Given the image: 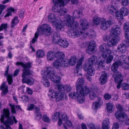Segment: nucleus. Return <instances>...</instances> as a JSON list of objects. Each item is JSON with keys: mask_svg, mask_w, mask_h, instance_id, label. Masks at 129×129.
<instances>
[{"mask_svg": "<svg viewBox=\"0 0 129 129\" xmlns=\"http://www.w3.org/2000/svg\"><path fill=\"white\" fill-rule=\"evenodd\" d=\"M66 25L68 27L77 28L79 26V23L76 21H74L73 18L70 15L67 16ZM80 25L83 29L80 30V32L79 31L74 28L69 29V36L72 38L74 37H77L79 35L82 34H84L85 33V29L88 28L89 25L88 22L85 19H81L80 21Z\"/></svg>", "mask_w": 129, "mask_h": 129, "instance_id": "obj_1", "label": "nucleus"}, {"mask_svg": "<svg viewBox=\"0 0 129 129\" xmlns=\"http://www.w3.org/2000/svg\"><path fill=\"white\" fill-rule=\"evenodd\" d=\"M42 81L44 85L46 87H48L50 85L48 80L49 79L54 83H58L61 80L60 76L55 75V71L52 67H48L46 70L42 74Z\"/></svg>", "mask_w": 129, "mask_h": 129, "instance_id": "obj_2", "label": "nucleus"}, {"mask_svg": "<svg viewBox=\"0 0 129 129\" xmlns=\"http://www.w3.org/2000/svg\"><path fill=\"white\" fill-rule=\"evenodd\" d=\"M3 113L1 116L0 121L6 126V129H12L10 125L13 124L14 122L12 118L10 116V111L8 109H4Z\"/></svg>", "mask_w": 129, "mask_h": 129, "instance_id": "obj_3", "label": "nucleus"}, {"mask_svg": "<svg viewBox=\"0 0 129 129\" xmlns=\"http://www.w3.org/2000/svg\"><path fill=\"white\" fill-rule=\"evenodd\" d=\"M52 2L54 4L52 8L53 11L59 13L62 16L68 12V10L66 8L64 7L60 8L64 5V2L63 0H52Z\"/></svg>", "mask_w": 129, "mask_h": 129, "instance_id": "obj_4", "label": "nucleus"}, {"mask_svg": "<svg viewBox=\"0 0 129 129\" xmlns=\"http://www.w3.org/2000/svg\"><path fill=\"white\" fill-rule=\"evenodd\" d=\"M31 62H29L26 64L24 63L22 61L17 62L16 65L17 66H21L24 69L23 70V74L22 75V77H27L32 75L33 72L29 69L31 67Z\"/></svg>", "mask_w": 129, "mask_h": 129, "instance_id": "obj_5", "label": "nucleus"}, {"mask_svg": "<svg viewBox=\"0 0 129 129\" xmlns=\"http://www.w3.org/2000/svg\"><path fill=\"white\" fill-rule=\"evenodd\" d=\"M37 31L39 35L48 36L51 34V27L49 25L45 24L38 28Z\"/></svg>", "mask_w": 129, "mask_h": 129, "instance_id": "obj_6", "label": "nucleus"}, {"mask_svg": "<svg viewBox=\"0 0 129 129\" xmlns=\"http://www.w3.org/2000/svg\"><path fill=\"white\" fill-rule=\"evenodd\" d=\"M129 46V40H126L122 43L118 45L117 50L120 53H124L126 51L127 48Z\"/></svg>", "mask_w": 129, "mask_h": 129, "instance_id": "obj_7", "label": "nucleus"}, {"mask_svg": "<svg viewBox=\"0 0 129 129\" xmlns=\"http://www.w3.org/2000/svg\"><path fill=\"white\" fill-rule=\"evenodd\" d=\"M121 33L120 27L119 26L116 25L114 26L111 30L110 34L111 37L114 38H116L120 35Z\"/></svg>", "mask_w": 129, "mask_h": 129, "instance_id": "obj_8", "label": "nucleus"}, {"mask_svg": "<svg viewBox=\"0 0 129 129\" xmlns=\"http://www.w3.org/2000/svg\"><path fill=\"white\" fill-rule=\"evenodd\" d=\"M115 116L117 119L121 121H124L127 118L126 113L121 111H117L115 113Z\"/></svg>", "mask_w": 129, "mask_h": 129, "instance_id": "obj_9", "label": "nucleus"}, {"mask_svg": "<svg viewBox=\"0 0 129 129\" xmlns=\"http://www.w3.org/2000/svg\"><path fill=\"white\" fill-rule=\"evenodd\" d=\"M98 87L94 85L91 87L90 90L89 96L90 98L92 100H94L97 96L96 94L98 92Z\"/></svg>", "mask_w": 129, "mask_h": 129, "instance_id": "obj_10", "label": "nucleus"}, {"mask_svg": "<svg viewBox=\"0 0 129 129\" xmlns=\"http://www.w3.org/2000/svg\"><path fill=\"white\" fill-rule=\"evenodd\" d=\"M98 87L94 85L91 87L90 90L89 96L90 98L92 100H94L97 96L96 94L98 92Z\"/></svg>", "mask_w": 129, "mask_h": 129, "instance_id": "obj_11", "label": "nucleus"}, {"mask_svg": "<svg viewBox=\"0 0 129 129\" xmlns=\"http://www.w3.org/2000/svg\"><path fill=\"white\" fill-rule=\"evenodd\" d=\"M112 24V22L111 20H108V21L102 20L101 23V28L102 30H106L108 29L109 25Z\"/></svg>", "mask_w": 129, "mask_h": 129, "instance_id": "obj_12", "label": "nucleus"}, {"mask_svg": "<svg viewBox=\"0 0 129 129\" xmlns=\"http://www.w3.org/2000/svg\"><path fill=\"white\" fill-rule=\"evenodd\" d=\"M113 76L114 78L116 83H121L123 80V76L120 72L114 73L113 74Z\"/></svg>", "mask_w": 129, "mask_h": 129, "instance_id": "obj_13", "label": "nucleus"}, {"mask_svg": "<svg viewBox=\"0 0 129 129\" xmlns=\"http://www.w3.org/2000/svg\"><path fill=\"white\" fill-rule=\"evenodd\" d=\"M57 88L59 90H61L63 92H68L71 90V87L69 85H64L62 84L57 85Z\"/></svg>", "mask_w": 129, "mask_h": 129, "instance_id": "obj_14", "label": "nucleus"}, {"mask_svg": "<svg viewBox=\"0 0 129 129\" xmlns=\"http://www.w3.org/2000/svg\"><path fill=\"white\" fill-rule=\"evenodd\" d=\"M58 90L56 92L55 99L58 101H61L63 99L66 95L65 93L63 92L61 90H59L58 89Z\"/></svg>", "mask_w": 129, "mask_h": 129, "instance_id": "obj_15", "label": "nucleus"}, {"mask_svg": "<svg viewBox=\"0 0 129 129\" xmlns=\"http://www.w3.org/2000/svg\"><path fill=\"white\" fill-rule=\"evenodd\" d=\"M84 69L90 76H93L95 74L94 69L92 66L87 65L84 67Z\"/></svg>", "mask_w": 129, "mask_h": 129, "instance_id": "obj_16", "label": "nucleus"}, {"mask_svg": "<svg viewBox=\"0 0 129 129\" xmlns=\"http://www.w3.org/2000/svg\"><path fill=\"white\" fill-rule=\"evenodd\" d=\"M22 81L23 83H26L29 85H32L34 83V80L31 77H24L22 78Z\"/></svg>", "mask_w": 129, "mask_h": 129, "instance_id": "obj_17", "label": "nucleus"}, {"mask_svg": "<svg viewBox=\"0 0 129 129\" xmlns=\"http://www.w3.org/2000/svg\"><path fill=\"white\" fill-rule=\"evenodd\" d=\"M9 71V66H8L7 68V69L5 71L4 74L5 76L7 77V80L9 85H11L13 82V78L12 76L10 74H8Z\"/></svg>", "mask_w": 129, "mask_h": 129, "instance_id": "obj_18", "label": "nucleus"}, {"mask_svg": "<svg viewBox=\"0 0 129 129\" xmlns=\"http://www.w3.org/2000/svg\"><path fill=\"white\" fill-rule=\"evenodd\" d=\"M78 91L79 92V94L84 96L87 95L90 92V90L89 88L86 86H84L81 87L80 90H78Z\"/></svg>", "mask_w": 129, "mask_h": 129, "instance_id": "obj_19", "label": "nucleus"}, {"mask_svg": "<svg viewBox=\"0 0 129 129\" xmlns=\"http://www.w3.org/2000/svg\"><path fill=\"white\" fill-rule=\"evenodd\" d=\"M121 64L122 62L120 61H117L113 63L111 67L112 71L115 73L117 71L119 65H121Z\"/></svg>", "mask_w": 129, "mask_h": 129, "instance_id": "obj_20", "label": "nucleus"}, {"mask_svg": "<svg viewBox=\"0 0 129 129\" xmlns=\"http://www.w3.org/2000/svg\"><path fill=\"white\" fill-rule=\"evenodd\" d=\"M55 53L53 51H50L48 52L47 57V59L50 61H53L55 58Z\"/></svg>", "mask_w": 129, "mask_h": 129, "instance_id": "obj_21", "label": "nucleus"}, {"mask_svg": "<svg viewBox=\"0 0 129 129\" xmlns=\"http://www.w3.org/2000/svg\"><path fill=\"white\" fill-rule=\"evenodd\" d=\"M102 129H109L110 121L107 118H105L102 122Z\"/></svg>", "mask_w": 129, "mask_h": 129, "instance_id": "obj_22", "label": "nucleus"}, {"mask_svg": "<svg viewBox=\"0 0 129 129\" xmlns=\"http://www.w3.org/2000/svg\"><path fill=\"white\" fill-rule=\"evenodd\" d=\"M84 81L83 79H79L77 81V82L76 84V87L77 90L78 91V90H80L81 87L83 84Z\"/></svg>", "mask_w": 129, "mask_h": 129, "instance_id": "obj_23", "label": "nucleus"}, {"mask_svg": "<svg viewBox=\"0 0 129 129\" xmlns=\"http://www.w3.org/2000/svg\"><path fill=\"white\" fill-rule=\"evenodd\" d=\"M112 53V51L110 49H106L104 51H103L102 53V56L104 58H106L108 55L111 54Z\"/></svg>", "mask_w": 129, "mask_h": 129, "instance_id": "obj_24", "label": "nucleus"}, {"mask_svg": "<svg viewBox=\"0 0 129 129\" xmlns=\"http://www.w3.org/2000/svg\"><path fill=\"white\" fill-rule=\"evenodd\" d=\"M64 23L61 20L57 21L55 24L56 28L57 30H61L64 26Z\"/></svg>", "mask_w": 129, "mask_h": 129, "instance_id": "obj_25", "label": "nucleus"}, {"mask_svg": "<svg viewBox=\"0 0 129 129\" xmlns=\"http://www.w3.org/2000/svg\"><path fill=\"white\" fill-rule=\"evenodd\" d=\"M58 44L63 48H66L68 47L69 44L66 40L61 39L58 42Z\"/></svg>", "mask_w": 129, "mask_h": 129, "instance_id": "obj_26", "label": "nucleus"}, {"mask_svg": "<svg viewBox=\"0 0 129 129\" xmlns=\"http://www.w3.org/2000/svg\"><path fill=\"white\" fill-rule=\"evenodd\" d=\"M97 60V57L94 55H92L88 59V65L92 66L95 64Z\"/></svg>", "mask_w": 129, "mask_h": 129, "instance_id": "obj_27", "label": "nucleus"}, {"mask_svg": "<svg viewBox=\"0 0 129 129\" xmlns=\"http://www.w3.org/2000/svg\"><path fill=\"white\" fill-rule=\"evenodd\" d=\"M107 73H105L101 76L100 81L101 84H103L106 82L107 80Z\"/></svg>", "mask_w": 129, "mask_h": 129, "instance_id": "obj_28", "label": "nucleus"}, {"mask_svg": "<svg viewBox=\"0 0 129 129\" xmlns=\"http://www.w3.org/2000/svg\"><path fill=\"white\" fill-rule=\"evenodd\" d=\"M60 35L58 33H55L53 36V41L54 44L58 43L61 39Z\"/></svg>", "mask_w": 129, "mask_h": 129, "instance_id": "obj_29", "label": "nucleus"}, {"mask_svg": "<svg viewBox=\"0 0 129 129\" xmlns=\"http://www.w3.org/2000/svg\"><path fill=\"white\" fill-rule=\"evenodd\" d=\"M107 11L111 14H113L116 12V9L114 6L110 5L107 8Z\"/></svg>", "mask_w": 129, "mask_h": 129, "instance_id": "obj_30", "label": "nucleus"}, {"mask_svg": "<svg viewBox=\"0 0 129 129\" xmlns=\"http://www.w3.org/2000/svg\"><path fill=\"white\" fill-rule=\"evenodd\" d=\"M55 57H56L59 60H61L64 57L65 54L63 52L58 51L55 53Z\"/></svg>", "mask_w": 129, "mask_h": 129, "instance_id": "obj_31", "label": "nucleus"}, {"mask_svg": "<svg viewBox=\"0 0 129 129\" xmlns=\"http://www.w3.org/2000/svg\"><path fill=\"white\" fill-rule=\"evenodd\" d=\"M48 18L49 21L53 23H55L56 21H57L55 15L53 14H50L48 16Z\"/></svg>", "mask_w": 129, "mask_h": 129, "instance_id": "obj_32", "label": "nucleus"}, {"mask_svg": "<svg viewBox=\"0 0 129 129\" xmlns=\"http://www.w3.org/2000/svg\"><path fill=\"white\" fill-rule=\"evenodd\" d=\"M53 65L54 67L57 69H59L61 66L60 61L58 60H56L54 61Z\"/></svg>", "mask_w": 129, "mask_h": 129, "instance_id": "obj_33", "label": "nucleus"}, {"mask_svg": "<svg viewBox=\"0 0 129 129\" xmlns=\"http://www.w3.org/2000/svg\"><path fill=\"white\" fill-rule=\"evenodd\" d=\"M19 22V20L17 17H15L12 20L11 22V27L12 28H14L15 26Z\"/></svg>", "mask_w": 129, "mask_h": 129, "instance_id": "obj_34", "label": "nucleus"}, {"mask_svg": "<svg viewBox=\"0 0 129 129\" xmlns=\"http://www.w3.org/2000/svg\"><path fill=\"white\" fill-rule=\"evenodd\" d=\"M107 110L109 113L112 112L114 109V106L112 104L108 103L107 104Z\"/></svg>", "mask_w": 129, "mask_h": 129, "instance_id": "obj_35", "label": "nucleus"}, {"mask_svg": "<svg viewBox=\"0 0 129 129\" xmlns=\"http://www.w3.org/2000/svg\"><path fill=\"white\" fill-rule=\"evenodd\" d=\"M45 52L41 50H38L36 51V54L37 57L39 58L43 57L45 55Z\"/></svg>", "mask_w": 129, "mask_h": 129, "instance_id": "obj_36", "label": "nucleus"}, {"mask_svg": "<svg viewBox=\"0 0 129 129\" xmlns=\"http://www.w3.org/2000/svg\"><path fill=\"white\" fill-rule=\"evenodd\" d=\"M84 96L83 95L79 94L77 98L78 101L80 103H83L85 100Z\"/></svg>", "mask_w": 129, "mask_h": 129, "instance_id": "obj_37", "label": "nucleus"}, {"mask_svg": "<svg viewBox=\"0 0 129 129\" xmlns=\"http://www.w3.org/2000/svg\"><path fill=\"white\" fill-rule=\"evenodd\" d=\"M77 92H71L69 94V97L71 98H73L74 99H76L77 98L79 94V93L77 91Z\"/></svg>", "mask_w": 129, "mask_h": 129, "instance_id": "obj_38", "label": "nucleus"}, {"mask_svg": "<svg viewBox=\"0 0 129 129\" xmlns=\"http://www.w3.org/2000/svg\"><path fill=\"white\" fill-rule=\"evenodd\" d=\"M95 32L93 30L91 29L90 30V31L88 33H85H85H84V34H82L81 35H82V36L84 37H86L84 35L86 34V35H88L90 38H91L92 37L94 36L95 35Z\"/></svg>", "mask_w": 129, "mask_h": 129, "instance_id": "obj_39", "label": "nucleus"}, {"mask_svg": "<svg viewBox=\"0 0 129 129\" xmlns=\"http://www.w3.org/2000/svg\"><path fill=\"white\" fill-rule=\"evenodd\" d=\"M120 11L123 16L127 15L129 13L128 9L126 7H123L121 9Z\"/></svg>", "mask_w": 129, "mask_h": 129, "instance_id": "obj_40", "label": "nucleus"}, {"mask_svg": "<svg viewBox=\"0 0 129 129\" xmlns=\"http://www.w3.org/2000/svg\"><path fill=\"white\" fill-rule=\"evenodd\" d=\"M117 43V40L114 38L112 39L109 42V43H108L107 45L109 47H111L112 46H115Z\"/></svg>", "mask_w": 129, "mask_h": 129, "instance_id": "obj_41", "label": "nucleus"}, {"mask_svg": "<svg viewBox=\"0 0 129 129\" xmlns=\"http://www.w3.org/2000/svg\"><path fill=\"white\" fill-rule=\"evenodd\" d=\"M123 28L125 31V34L126 33L129 34V22H126L124 24Z\"/></svg>", "mask_w": 129, "mask_h": 129, "instance_id": "obj_42", "label": "nucleus"}, {"mask_svg": "<svg viewBox=\"0 0 129 129\" xmlns=\"http://www.w3.org/2000/svg\"><path fill=\"white\" fill-rule=\"evenodd\" d=\"M62 62L61 66L62 67H67L70 64L69 60L67 59H64L62 60Z\"/></svg>", "mask_w": 129, "mask_h": 129, "instance_id": "obj_43", "label": "nucleus"}, {"mask_svg": "<svg viewBox=\"0 0 129 129\" xmlns=\"http://www.w3.org/2000/svg\"><path fill=\"white\" fill-rule=\"evenodd\" d=\"M84 58V56H82L78 60L76 66V68L77 69H79V68L82 64Z\"/></svg>", "mask_w": 129, "mask_h": 129, "instance_id": "obj_44", "label": "nucleus"}, {"mask_svg": "<svg viewBox=\"0 0 129 129\" xmlns=\"http://www.w3.org/2000/svg\"><path fill=\"white\" fill-rule=\"evenodd\" d=\"M122 68L124 70H129V62L125 61L122 63L121 65Z\"/></svg>", "mask_w": 129, "mask_h": 129, "instance_id": "obj_45", "label": "nucleus"}, {"mask_svg": "<svg viewBox=\"0 0 129 129\" xmlns=\"http://www.w3.org/2000/svg\"><path fill=\"white\" fill-rule=\"evenodd\" d=\"M76 57L74 56H72L69 60L70 65H74L76 63Z\"/></svg>", "mask_w": 129, "mask_h": 129, "instance_id": "obj_46", "label": "nucleus"}, {"mask_svg": "<svg viewBox=\"0 0 129 129\" xmlns=\"http://www.w3.org/2000/svg\"><path fill=\"white\" fill-rule=\"evenodd\" d=\"M34 109L35 113L36 115L37 116H39V118H41L42 117V114L39 112L40 110L39 108L38 107L36 106L35 107Z\"/></svg>", "mask_w": 129, "mask_h": 129, "instance_id": "obj_47", "label": "nucleus"}, {"mask_svg": "<svg viewBox=\"0 0 129 129\" xmlns=\"http://www.w3.org/2000/svg\"><path fill=\"white\" fill-rule=\"evenodd\" d=\"M116 16L117 17V18L120 20H122L123 19V15L121 12V11H117L115 13Z\"/></svg>", "mask_w": 129, "mask_h": 129, "instance_id": "obj_48", "label": "nucleus"}, {"mask_svg": "<svg viewBox=\"0 0 129 129\" xmlns=\"http://www.w3.org/2000/svg\"><path fill=\"white\" fill-rule=\"evenodd\" d=\"M102 20L101 18L99 17H94L93 18V23L97 25H98L100 22L101 23V21Z\"/></svg>", "mask_w": 129, "mask_h": 129, "instance_id": "obj_49", "label": "nucleus"}, {"mask_svg": "<svg viewBox=\"0 0 129 129\" xmlns=\"http://www.w3.org/2000/svg\"><path fill=\"white\" fill-rule=\"evenodd\" d=\"M56 92H54V91L52 89L50 90L49 91V96H50L52 98H55L56 96Z\"/></svg>", "mask_w": 129, "mask_h": 129, "instance_id": "obj_50", "label": "nucleus"}, {"mask_svg": "<svg viewBox=\"0 0 129 129\" xmlns=\"http://www.w3.org/2000/svg\"><path fill=\"white\" fill-rule=\"evenodd\" d=\"M88 126L90 129H101L100 126H95L92 123H89Z\"/></svg>", "mask_w": 129, "mask_h": 129, "instance_id": "obj_51", "label": "nucleus"}, {"mask_svg": "<svg viewBox=\"0 0 129 129\" xmlns=\"http://www.w3.org/2000/svg\"><path fill=\"white\" fill-rule=\"evenodd\" d=\"M60 114L58 112L55 113L52 116L53 120H54L55 121V120H56L58 118L59 119V118H60Z\"/></svg>", "mask_w": 129, "mask_h": 129, "instance_id": "obj_52", "label": "nucleus"}, {"mask_svg": "<svg viewBox=\"0 0 129 129\" xmlns=\"http://www.w3.org/2000/svg\"><path fill=\"white\" fill-rule=\"evenodd\" d=\"M82 14V13L78 11H75L73 13V16L75 18H78L80 17L79 15Z\"/></svg>", "mask_w": 129, "mask_h": 129, "instance_id": "obj_53", "label": "nucleus"}, {"mask_svg": "<svg viewBox=\"0 0 129 129\" xmlns=\"http://www.w3.org/2000/svg\"><path fill=\"white\" fill-rule=\"evenodd\" d=\"M107 57L106 62L107 63H109L111 62L113 58V55H109Z\"/></svg>", "mask_w": 129, "mask_h": 129, "instance_id": "obj_54", "label": "nucleus"}, {"mask_svg": "<svg viewBox=\"0 0 129 129\" xmlns=\"http://www.w3.org/2000/svg\"><path fill=\"white\" fill-rule=\"evenodd\" d=\"M39 33L37 31L35 34L34 38H33L32 40V42L33 44L35 43L37 41L39 36Z\"/></svg>", "mask_w": 129, "mask_h": 129, "instance_id": "obj_55", "label": "nucleus"}, {"mask_svg": "<svg viewBox=\"0 0 129 129\" xmlns=\"http://www.w3.org/2000/svg\"><path fill=\"white\" fill-rule=\"evenodd\" d=\"M121 87L124 90H127L129 88V85L128 84L126 83H123L122 84Z\"/></svg>", "mask_w": 129, "mask_h": 129, "instance_id": "obj_56", "label": "nucleus"}, {"mask_svg": "<svg viewBox=\"0 0 129 129\" xmlns=\"http://www.w3.org/2000/svg\"><path fill=\"white\" fill-rule=\"evenodd\" d=\"M95 49V46L92 45H89L88 47V50H87V52L89 53V51L93 52Z\"/></svg>", "mask_w": 129, "mask_h": 129, "instance_id": "obj_57", "label": "nucleus"}, {"mask_svg": "<svg viewBox=\"0 0 129 129\" xmlns=\"http://www.w3.org/2000/svg\"><path fill=\"white\" fill-rule=\"evenodd\" d=\"M9 105L11 107L12 112L14 114L16 113V112L15 108V105L11 104H9Z\"/></svg>", "mask_w": 129, "mask_h": 129, "instance_id": "obj_58", "label": "nucleus"}, {"mask_svg": "<svg viewBox=\"0 0 129 129\" xmlns=\"http://www.w3.org/2000/svg\"><path fill=\"white\" fill-rule=\"evenodd\" d=\"M106 44H103L100 45L99 47L100 50L101 51H104L106 49Z\"/></svg>", "mask_w": 129, "mask_h": 129, "instance_id": "obj_59", "label": "nucleus"}, {"mask_svg": "<svg viewBox=\"0 0 129 129\" xmlns=\"http://www.w3.org/2000/svg\"><path fill=\"white\" fill-rule=\"evenodd\" d=\"M7 24H2L0 26V31L3 30V29H7Z\"/></svg>", "mask_w": 129, "mask_h": 129, "instance_id": "obj_60", "label": "nucleus"}, {"mask_svg": "<svg viewBox=\"0 0 129 129\" xmlns=\"http://www.w3.org/2000/svg\"><path fill=\"white\" fill-rule=\"evenodd\" d=\"M42 119L44 122H49L50 120L49 118L46 115H43Z\"/></svg>", "mask_w": 129, "mask_h": 129, "instance_id": "obj_61", "label": "nucleus"}, {"mask_svg": "<svg viewBox=\"0 0 129 129\" xmlns=\"http://www.w3.org/2000/svg\"><path fill=\"white\" fill-rule=\"evenodd\" d=\"M100 105V104L96 102H95L93 103V108L94 110H96L98 108Z\"/></svg>", "mask_w": 129, "mask_h": 129, "instance_id": "obj_62", "label": "nucleus"}, {"mask_svg": "<svg viewBox=\"0 0 129 129\" xmlns=\"http://www.w3.org/2000/svg\"><path fill=\"white\" fill-rule=\"evenodd\" d=\"M121 3L123 6H126L128 5L129 2L128 0H122Z\"/></svg>", "mask_w": 129, "mask_h": 129, "instance_id": "obj_63", "label": "nucleus"}, {"mask_svg": "<svg viewBox=\"0 0 129 129\" xmlns=\"http://www.w3.org/2000/svg\"><path fill=\"white\" fill-rule=\"evenodd\" d=\"M119 126V124L118 123L116 122L114 123L112 128V129H118Z\"/></svg>", "mask_w": 129, "mask_h": 129, "instance_id": "obj_64", "label": "nucleus"}]
</instances>
